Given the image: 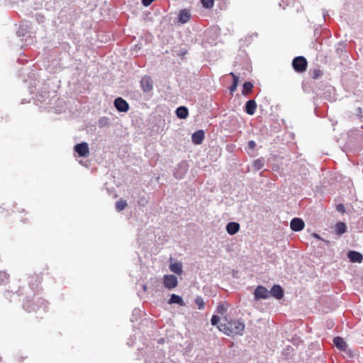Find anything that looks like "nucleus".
<instances>
[{"label": "nucleus", "instance_id": "7ed1b4c3", "mask_svg": "<svg viewBox=\"0 0 363 363\" xmlns=\"http://www.w3.org/2000/svg\"><path fill=\"white\" fill-rule=\"evenodd\" d=\"M164 286L168 289H172L177 286V278L173 274H167L163 277Z\"/></svg>", "mask_w": 363, "mask_h": 363}, {"label": "nucleus", "instance_id": "393cba45", "mask_svg": "<svg viewBox=\"0 0 363 363\" xmlns=\"http://www.w3.org/2000/svg\"><path fill=\"white\" fill-rule=\"evenodd\" d=\"M195 303L198 306L199 310H203L205 307V302L201 296H197L195 298Z\"/></svg>", "mask_w": 363, "mask_h": 363}, {"label": "nucleus", "instance_id": "b1692460", "mask_svg": "<svg viewBox=\"0 0 363 363\" xmlns=\"http://www.w3.org/2000/svg\"><path fill=\"white\" fill-rule=\"evenodd\" d=\"M311 78L318 79L323 75V72L320 69H314L311 72Z\"/></svg>", "mask_w": 363, "mask_h": 363}, {"label": "nucleus", "instance_id": "6ab92c4d", "mask_svg": "<svg viewBox=\"0 0 363 363\" xmlns=\"http://www.w3.org/2000/svg\"><path fill=\"white\" fill-rule=\"evenodd\" d=\"M230 74L233 78V84L230 87V91L231 94H233L237 89V87L238 85V82H239V77L238 76H236L233 72H230Z\"/></svg>", "mask_w": 363, "mask_h": 363}, {"label": "nucleus", "instance_id": "72a5a7b5", "mask_svg": "<svg viewBox=\"0 0 363 363\" xmlns=\"http://www.w3.org/2000/svg\"><path fill=\"white\" fill-rule=\"evenodd\" d=\"M143 290H144L145 291H147V286H143Z\"/></svg>", "mask_w": 363, "mask_h": 363}, {"label": "nucleus", "instance_id": "a211bd4d", "mask_svg": "<svg viewBox=\"0 0 363 363\" xmlns=\"http://www.w3.org/2000/svg\"><path fill=\"white\" fill-rule=\"evenodd\" d=\"M169 304L172 303H178L180 306H184V302L182 299V298L178 295L176 294H172L171 297L168 301Z\"/></svg>", "mask_w": 363, "mask_h": 363}, {"label": "nucleus", "instance_id": "423d86ee", "mask_svg": "<svg viewBox=\"0 0 363 363\" xmlns=\"http://www.w3.org/2000/svg\"><path fill=\"white\" fill-rule=\"evenodd\" d=\"M114 106L116 108L121 112H127L129 109L128 102L121 97H118L115 99Z\"/></svg>", "mask_w": 363, "mask_h": 363}, {"label": "nucleus", "instance_id": "c756f323", "mask_svg": "<svg viewBox=\"0 0 363 363\" xmlns=\"http://www.w3.org/2000/svg\"><path fill=\"white\" fill-rule=\"evenodd\" d=\"M337 210L339 211V212H341V213H344L345 211V206L343 204H338L337 206Z\"/></svg>", "mask_w": 363, "mask_h": 363}, {"label": "nucleus", "instance_id": "2eb2a0df", "mask_svg": "<svg viewBox=\"0 0 363 363\" xmlns=\"http://www.w3.org/2000/svg\"><path fill=\"white\" fill-rule=\"evenodd\" d=\"M334 345L340 350H345L347 348V343L341 337H335L333 340Z\"/></svg>", "mask_w": 363, "mask_h": 363}, {"label": "nucleus", "instance_id": "f257e3e1", "mask_svg": "<svg viewBox=\"0 0 363 363\" xmlns=\"http://www.w3.org/2000/svg\"><path fill=\"white\" fill-rule=\"evenodd\" d=\"M218 328L228 336L242 335L245 325L239 320H231L226 323H222Z\"/></svg>", "mask_w": 363, "mask_h": 363}, {"label": "nucleus", "instance_id": "7c9ffc66", "mask_svg": "<svg viewBox=\"0 0 363 363\" xmlns=\"http://www.w3.org/2000/svg\"><path fill=\"white\" fill-rule=\"evenodd\" d=\"M186 54V50L181 51L178 53V55L180 57H184Z\"/></svg>", "mask_w": 363, "mask_h": 363}, {"label": "nucleus", "instance_id": "f03ea898", "mask_svg": "<svg viewBox=\"0 0 363 363\" xmlns=\"http://www.w3.org/2000/svg\"><path fill=\"white\" fill-rule=\"evenodd\" d=\"M292 66L296 72L303 73L307 69L308 62L304 57H296L292 61Z\"/></svg>", "mask_w": 363, "mask_h": 363}, {"label": "nucleus", "instance_id": "412c9836", "mask_svg": "<svg viewBox=\"0 0 363 363\" xmlns=\"http://www.w3.org/2000/svg\"><path fill=\"white\" fill-rule=\"evenodd\" d=\"M127 206H128V204H127L126 201L121 199L118 201H117V202L116 203V209L118 211H121L124 210Z\"/></svg>", "mask_w": 363, "mask_h": 363}, {"label": "nucleus", "instance_id": "1a4fd4ad", "mask_svg": "<svg viewBox=\"0 0 363 363\" xmlns=\"http://www.w3.org/2000/svg\"><path fill=\"white\" fill-rule=\"evenodd\" d=\"M305 223L303 220L298 218H294L291 220L290 227L294 231H300L303 229Z\"/></svg>", "mask_w": 363, "mask_h": 363}, {"label": "nucleus", "instance_id": "5701e85b", "mask_svg": "<svg viewBox=\"0 0 363 363\" xmlns=\"http://www.w3.org/2000/svg\"><path fill=\"white\" fill-rule=\"evenodd\" d=\"M264 164V160L263 158H259L254 161L252 167L255 170H259L263 167Z\"/></svg>", "mask_w": 363, "mask_h": 363}, {"label": "nucleus", "instance_id": "bb28decb", "mask_svg": "<svg viewBox=\"0 0 363 363\" xmlns=\"http://www.w3.org/2000/svg\"><path fill=\"white\" fill-rule=\"evenodd\" d=\"M216 312H217V313H218L221 315H223L227 312V308L223 304L219 305V306H218V307L216 308Z\"/></svg>", "mask_w": 363, "mask_h": 363}, {"label": "nucleus", "instance_id": "ddd939ff", "mask_svg": "<svg viewBox=\"0 0 363 363\" xmlns=\"http://www.w3.org/2000/svg\"><path fill=\"white\" fill-rule=\"evenodd\" d=\"M257 109V103L255 100H249L245 104V112L249 115H253Z\"/></svg>", "mask_w": 363, "mask_h": 363}, {"label": "nucleus", "instance_id": "0eeeda50", "mask_svg": "<svg viewBox=\"0 0 363 363\" xmlns=\"http://www.w3.org/2000/svg\"><path fill=\"white\" fill-rule=\"evenodd\" d=\"M140 86L145 92L150 91L153 88L151 77L148 76L143 77L140 80Z\"/></svg>", "mask_w": 363, "mask_h": 363}, {"label": "nucleus", "instance_id": "6e6552de", "mask_svg": "<svg viewBox=\"0 0 363 363\" xmlns=\"http://www.w3.org/2000/svg\"><path fill=\"white\" fill-rule=\"evenodd\" d=\"M191 17V12L187 9H182L178 15V22L182 24L187 23Z\"/></svg>", "mask_w": 363, "mask_h": 363}, {"label": "nucleus", "instance_id": "4468645a", "mask_svg": "<svg viewBox=\"0 0 363 363\" xmlns=\"http://www.w3.org/2000/svg\"><path fill=\"white\" fill-rule=\"evenodd\" d=\"M240 230V224L235 222H230L226 226V230L230 235H235Z\"/></svg>", "mask_w": 363, "mask_h": 363}, {"label": "nucleus", "instance_id": "20e7f679", "mask_svg": "<svg viewBox=\"0 0 363 363\" xmlns=\"http://www.w3.org/2000/svg\"><path fill=\"white\" fill-rule=\"evenodd\" d=\"M254 295L256 300L266 299L269 297V291L265 287L258 286L255 290Z\"/></svg>", "mask_w": 363, "mask_h": 363}, {"label": "nucleus", "instance_id": "f3484780", "mask_svg": "<svg viewBox=\"0 0 363 363\" xmlns=\"http://www.w3.org/2000/svg\"><path fill=\"white\" fill-rule=\"evenodd\" d=\"M169 269L171 272L176 273L179 275L182 274L183 272L182 264L181 262H174L170 264Z\"/></svg>", "mask_w": 363, "mask_h": 363}, {"label": "nucleus", "instance_id": "4be33fe9", "mask_svg": "<svg viewBox=\"0 0 363 363\" xmlns=\"http://www.w3.org/2000/svg\"><path fill=\"white\" fill-rule=\"evenodd\" d=\"M346 225L342 222H339L335 225V230L338 235H341L346 231Z\"/></svg>", "mask_w": 363, "mask_h": 363}, {"label": "nucleus", "instance_id": "cd10ccee", "mask_svg": "<svg viewBox=\"0 0 363 363\" xmlns=\"http://www.w3.org/2000/svg\"><path fill=\"white\" fill-rule=\"evenodd\" d=\"M211 321L213 325H216L220 321V318L216 315H213L211 318Z\"/></svg>", "mask_w": 363, "mask_h": 363}, {"label": "nucleus", "instance_id": "f8f14e48", "mask_svg": "<svg viewBox=\"0 0 363 363\" xmlns=\"http://www.w3.org/2000/svg\"><path fill=\"white\" fill-rule=\"evenodd\" d=\"M347 256L352 262L361 263L363 260L362 255L357 251H350Z\"/></svg>", "mask_w": 363, "mask_h": 363}, {"label": "nucleus", "instance_id": "aec40b11", "mask_svg": "<svg viewBox=\"0 0 363 363\" xmlns=\"http://www.w3.org/2000/svg\"><path fill=\"white\" fill-rule=\"evenodd\" d=\"M253 88V84L251 82H246L243 84V89L242 91V94L243 95H248L252 92Z\"/></svg>", "mask_w": 363, "mask_h": 363}, {"label": "nucleus", "instance_id": "c85d7f7f", "mask_svg": "<svg viewBox=\"0 0 363 363\" xmlns=\"http://www.w3.org/2000/svg\"><path fill=\"white\" fill-rule=\"evenodd\" d=\"M256 146V143L253 140H250L248 142L247 147L250 150H253Z\"/></svg>", "mask_w": 363, "mask_h": 363}, {"label": "nucleus", "instance_id": "473e14b6", "mask_svg": "<svg viewBox=\"0 0 363 363\" xmlns=\"http://www.w3.org/2000/svg\"><path fill=\"white\" fill-rule=\"evenodd\" d=\"M159 342L160 343H163V342H164V339H160Z\"/></svg>", "mask_w": 363, "mask_h": 363}, {"label": "nucleus", "instance_id": "9d476101", "mask_svg": "<svg viewBox=\"0 0 363 363\" xmlns=\"http://www.w3.org/2000/svg\"><path fill=\"white\" fill-rule=\"evenodd\" d=\"M204 131L199 130L194 133L191 136L192 143L195 145H200L204 139Z\"/></svg>", "mask_w": 363, "mask_h": 363}, {"label": "nucleus", "instance_id": "39448f33", "mask_svg": "<svg viewBox=\"0 0 363 363\" xmlns=\"http://www.w3.org/2000/svg\"><path fill=\"white\" fill-rule=\"evenodd\" d=\"M74 150L80 157H86L89 155V149L86 143H82L74 146Z\"/></svg>", "mask_w": 363, "mask_h": 363}, {"label": "nucleus", "instance_id": "9b49d317", "mask_svg": "<svg viewBox=\"0 0 363 363\" xmlns=\"http://www.w3.org/2000/svg\"><path fill=\"white\" fill-rule=\"evenodd\" d=\"M269 291V296L272 295L273 297L280 299L284 296V291L279 285H274Z\"/></svg>", "mask_w": 363, "mask_h": 363}, {"label": "nucleus", "instance_id": "dca6fc26", "mask_svg": "<svg viewBox=\"0 0 363 363\" xmlns=\"http://www.w3.org/2000/svg\"><path fill=\"white\" fill-rule=\"evenodd\" d=\"M176 114L178 118H182V119H185L187 118V116L189 115L188 108L185 106H180L177 108Z\"/></svg>", "mask_w": 363, "mask_h": 363}, {"label": "nucleus", "instance_id": "a878e982", "mask_svg": "<svg viewBox=\"0 0 363 363\" xmlns=\"http://www.w3.org/2000/svg\"><path fill=\"white\" fill-rule=\"evenodd\" d=\"M201 1L205 9H211L214 6V0H201Z\"/></svg>", "mask_w": 363, "mask_h": 363}, {"label": "nucleus", "instance_id": "2f4dec72", "mask_svg": "<svg viewBox=\"0 0 363 363\" xmlns=\"http://www.w3.org/2000/svg\"><path fill=\"white\" fill-rule=\"evenodd\" d=\"M313 236L317 239H320V237L319 236V235L316 234V233H313Z\"/></svg>", "mask_w": 363, "mask_h": 363}]
</instances>
